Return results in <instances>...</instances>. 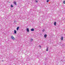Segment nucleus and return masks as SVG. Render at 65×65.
Wrapping results in <instances>:
<instances>
[{
  "label": "nucleus",
  "instance_id": "obj_1",
  "mask_svg": "<svg viewBox=\"0 0 65 65\" xmlns=\"http://www.w3.org/2000/svg\"><path fill=\"white\" fill-rule=\"evenodd\" d=\"M11 38H12V39L14 40L15 39V38H14L13 36H12L11 37Z\"/></svg>",
  "mask_w": 65,
  "mask_h": 65
},
{
  "label": "nucleus",
  "instance_id": "obj_2",
  "mask_svg": "<svg viewBox=\"0 0 65 65\" xmlns=\"http://www.w3.org/2000/svg\"><path fill=\"white\" fill-rule=\"evenodd\" d=\"M26 30L27 31V32H29V28H27L26 29Z\"/></svg>",
  "mask_w": 65,
  "mask_h": 65
},
{
  "label": "nucleus",
  "instance_id": "obj_3",
  "mask_svg": "<svg viewBox=\"0 0 65 65\" xmlns=\"http://www.w3.org/2000/svg\"><path fill=\"white\" fill-rule=\"evenodd\" d=\"M31 31H34V28H32L31 29Z\"/></svg>",
  "mask_w": 65,
  "mask_h": 65
},
{
  "label": "nucleus",
  "instance_id": "obj_4",
  "mask_svg": "<svg viewBox=\"0 0 65 65\" xmlns=\"http://www.w3.org/2000/svg\"><path fill=\"white\" fill-rule=\"evenodd\" d=\"M44 37L45 38H46V37H47V35L46 34L44 36Z\"/></svg>",
  "mask_w": 65,
  "mask_h": 65
},
{
  "label": "nucleus",
  "instance_id": "obj_5",
  "mask_svg": "<svg viewBox=\"0 0 65 65\" xmlns=\"http://www.w3.org/2000/svg\"><path fill=\"white\" fill-rule=\"evenodd\" d=\"M54 25L55 26H56V22H54Z\"/></svg>",
  "mask_w": 65,
  "mask_h": 65
},
{
  "label": "nucleus",
  "instance_id": "obj_6",
  "mask_svg": "<svg viewBox=\"0 0 65 65\" xmlns=\"http://www.w3.org/2000/svg\"><path fill=\"white\" fill-rule=\"evenodd\" d=\"M19 27L18 26L17 27V30H19Z\"/></svg>",
  "mask_w": 65,
  "mask_h": 65
},
{
  "label": "nucleus",
  "instance_id": "obj_7",
  "mask_svg": "<svg viewBox=\"0 0 65 65\" xmlns=\"http://www.w3.org/2000/svg\"><path fill=\"white\" fill-rule=\"evenodd\" d=\"M14 4H15V5H17V4L16 3V2H14Z\"/></svg>",
  "mask_w": 65,
  "mask_h": 65
},
{
  "label": "nucleus",
  "instance_id": "obj_8",
  "mask_svg": "<svg viewBox=\"0 0 65 65\" xmlns=\"http://www.w3.org/2000/svg\"><path fill=\"white\" fill-rule=\"evenodd\" d=\"M14 33L15 34H16L17 33V31L15 30H14Z\"/></svg>",
  "mask_w": 65,
  "mask_h": 65
},
{
  "label": "nucleus",
  "instance_id": "obj_9",
  "mask_svg": "<svg viewBox=\"0 0 65 65\" xmlns=\"http://www.w3.org/2000/svg\"><path fill=\"white\" fill-rule=\"evenodd\" d=\"M61 39L62 40H63V37H61Z\"/></svg>",
  "mask_w": 65,
  "mask_h": 65
},
{
  "label": "nucleus",
  "instance_id": "obj_10",
  "mask_svg": "<svg viewBox=\"0 0 65 65\" xmlns=\"http://www.w3.org/2000/svg\"><path fill=\"white\" fill-rule=\"evenodd\" d=\"M33 39H30V41L32 42V41H33Z\"/></svg>",
  "mask_w": 65,
  "mask_h": 65
},
{
  "label": "nucleus",
  "instance_id": "obj_11",
  "mask_svg": "<svg viewBox=\"0 0 65 65\" xmlns=\"http://www.w3.org/2000/svg\"><path fill=\"white\" fill-rule=\"evenodd\" d=\"M48 48L47 47V49H46V51H48Z\"/></svg>",
  "mask_w": 65,
  "mask_h": 65
},
{
  "label": "nucleus",
  "instance_id": "obj_12",
  "mask_svg": "<svg viewBox=\"0 0 65 65\" xmlns=\"http://www.w3.org/2000/svg\"><path fill=\"white\" fill-rule=\"evenodd\" d=\"M11 7H13V6H12V5H11Z\"/></svg>",
  "mask_w": 65,
  "mask_h": 65
},
{
  "label": "nucleus",
  "instance_id": "obj_13",
  "mask_svg": "<svg viewBox=\"0 0 65 65\" xmlns=\"http://www.w3.org/2000/svg\"><path fill=\"white\" fill-rule=\"evenodd\" d=\"M48 1H49V0H47V3L48 2Z\"/></svg>",
  "mask_w": 65,
  "mask_h": 65
},
{
  "label": "nucleus",
  "instance_id": "obj_14",
  "mask_svg": "<svg viewBox=\"0 0 65 65\" xmlns=\"http://www.w3.org/2000/svg\"><path fill=\"white\" fill-rule=\"evenodd\" d=\"M42 31H43V32H44V29H43L42 30Z\"/></svg>",
  "mask_w": 65,
  "mask_h": 65
},
{
  "label": "nucleus",
  "instance_id": "obj_15",
  "mask_svg": "<svg viewBox=\"0 0 65 65\" xmlns=\"http://www.w3.org/2000/svg\"><path fill=\"white\" fill-rule=\"evenodd\" d=\"M63 3H64V4H65V1H64L63 2Z\"/></svg>",
  "mask_w": 65,
  "mask_h": 65
},
{
  "label": "nucleus",
  "instance_id": "obj_16",
  "mask_svg": "<svg viewBox=\"0 0 65 65\" xmlns=\"http://www.w3.org/2000/svg\"><path fill=\"white\" fill-rule=\"evenodd\" d=\"M36 2H37H37H38V1H36Z\"/></svg>",
  "mask_w": 65,
  "mask_h": 65
},
{
  "label": "nucleus",
  "instance_id": "obj_17",
  "mask_svg": "<svg viewBox=\"0 0 65 65\" xmlns=\"http://www.w3.org/2000/svg\"><path fill=\"white\" fill-rule=\"evenodd\" d=\"M39 47H41V46H39Z\"/></svg>",
  "mask_w": 65,
  "mask_h": 65
},
{
  "label": "nucleus",
  "instance_id": "obj_18",
  "mask_svg": "<svg viewBox=\"0 0 65 65\" xmlns=\"http://www.w3.org/2000/svg\"><path fill=\"white\" fill-rule=\"evenodd\" d=\"M2 61L3 62V61H4V60H2Z\"/></svg>",
  "mask_w": 65,
  "mask_h": 65
}]
</instances>
